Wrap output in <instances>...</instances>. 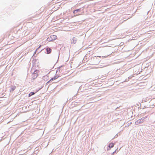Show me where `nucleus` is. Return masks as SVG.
I'll list each match as a JSON object with an SVG mask.
<instances>
[{
  "label": "nucleus",
  "mask_w": 155,
  "mask_h": 155,
  "mask_svg": "<svg viewBox=\"0 0 155 155\" xmlns=\"http://www.w3.org/2000/svg\"><path fill=\"white\" fill-rule=\"evenodd\" d=\"M57 38V36L54 35H51L49 37H48L47 39V40L50 42L52 41H54Z\"/></svg>",
  "instance_id": "nucleus-1"
},
{
  "label": "nucleus",
  "mask_w": 155,
  "mask_h": 155,
  "mask_svg": "<svg viewBox=\"0 0 155 155\" xmlns=\"http://www.w3.org/2000/svg\"><path fill=\"white\" fill-rule=\"evenodd\" d=\"M145 119L144 117L141 118L140 119L138 120L135 122V124L136 125H138L143 123V120Z\"/></svg>",
  "instance_id": "nucleus-2"
},
{
  "label": "nucleus",
  "mask_w": 155,
  "mask_h": 155,
  "mask_svg": "<svg viewBox=\"0 0 155 155\" xmlns=\"http://www.w3.org/2000/svg\"><path fill=\"white\" fill-rule=\"evenodd\" d=\"M38 71L37 70L35 71L34 72V73L32 74L33 78V79H35L38 76Z\"/></svg>",
  "instance_id": "nucleus-3"
},
{
  "label": "nucleus",
  "mask_w": 155,
  "mask_h": 155,
  "mask_svg": "<svg viewBox=\"0 0 155 155\" xmlns=\"http://www.w3.org/2000/svg\"><path fill=\"white\" fill-rule=\"evenodd\" d=\"M76 41L77 39L75 38H73L71 41L72 44H75L76 42Z\"/></svg>",
  "instance_id": "nucleus-4"
},
{
  "label": "nucleus",
  "mask_w": 155,
  "mask_h": 155,
  "mask_svg": "<svg viewBox=\"0 0 155 155\" xmlns=\"http://www.w3.org/2000/svg\"><path fill=\"white\" fill-rule=\"evenodd\" d=\"M46 51L47 54H49L51 52V50L50 48H48L46 49Z\"/></svg>",
  "instance_id": "nucleus-5"
},
{
  "label": "nucleus",
  "mask_w": 155,
  "mask_h": 155,
  "mask_svg": "<svg viewBox=\"0 0 155 155\" xmlns=\"http://www.w3.org/2000/svg\"><path fill=\"white\" fill-rule=\"evenodd\" d=\"M114 143H109L108 147H109V148L110 149L111 148H112L114 146Z\"/></svg>",
  "instance_id": "nucleus-6"
},
{
  "label": "nucleus",
  "mask_w": 155,
  "mask_h": 155,
  "mask_svg": "<svg viewBox=\"0 0 155 155\" xmlns=\"http://www.w3.org/2000/svg\"><path fill=\"white\" fill-rule=\"evenodd\" d=\"M81 11L80 10V9H76V10H74V11H73V13L75 14L76 13H77V12H80Z\"/></svg>",
  "instance_id": "nucleus-7"
},
{
  "label": "nucleus",
  "mask_w": 155,
  "mask_h": 155,
  "mask_svg": "<svg viewBox=\"0 0 155 155\" xmlns=\"http://www.w3.org/2000/svg\"><path fill=\"white\" fill-rule=\"evenodd\" d=\"M57 78V76H56L55 77H54L53 78H52L48 82V83H49L50 81H51V80H55Z\"/></svg>",
  "instance_id": "nucleus-8"
},
{
  "label": "nucleus",
  "mask_w": 155,
  "mask_h": 155,
  "mask_svg": "<svg viewBox=\"0 0 155 155\" xmlns=\"http://www.w3.org/2000/svg\"><path fill=\"white\" fill-rule=\"evenodd\" d=\"M35 94V93H34V92H31L29 94L28 97H30L31 96L34 95Z\"/></svg>",
  "instance_id": "nucleus-9"
},
{
  "label": "nucleus",
  "mask_w": 155,
  "mask_h": 155,
  "mask_svg": "<svg viewBox=\"0 0 155 155\" xmlns=\"http://www.w3.org/2000/svg\"><path fill=\"white\" fill-rule=\"evenodd\" d=\"M116 152V151H114L113 153H112V154L114 155V153H115Z\"/></svg>",
  "instance_id": "nucleus-10"
},
{
  "label": "nucleus",
  "mask_w": 155,
  "mask_h": 155,
  "mask_svg": "<svg viewBox=\"0 0 155 155\" xmlns=\"http://www.w3.org/2000/svg\"><path fill=\"white\" fill-rule=\"evenodd\" d=\"M41 45H40L39 46V48H40V47H41Z\"/></svg>",
  "instance_id": "nucleus-11"
}]
</instances>
